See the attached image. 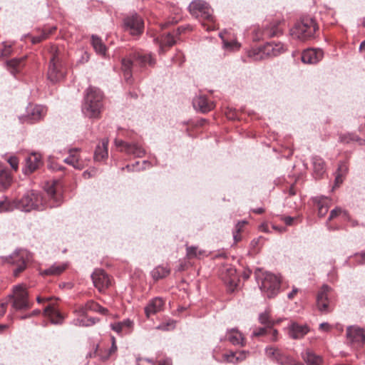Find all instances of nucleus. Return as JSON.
Masks as SVG:
<instances>
[{"label": "nucleus", "instance_id": "obj_1", "mask_svg": "<svg viewBox=\"0 0 365 365\" xmlns=\"http://www.w3.org/2000/svg\"><path fill=\"white\" fill-rule=\"evenodd\" d=\"M103 94L95 87H89L86 90L85 101L82 110L89 118H98L102 109Z\"/></svg>", "mask_w": 365, "mask_h": 365}, {"label": "nucleus", "instance_id": "obj_2", "mask_svg": "<svg viewBox=\"0 0 365 365\" xmlns=\"http://www.w3.org/2000/svg\"><path fill=\"white\" fill-rule=\"evenodd\" d=\"M189 10L191 14L195 18L207 21L211 24L207 25L205 23H202V25L207 31H211L215 29L212 9L205 1L202 0L192 1L189 5Z\"/></svg>", "mask_w": 365, "mask_h": 365}, {"label": "nucleus", "instance_id": "obj_3", "mask_svg": "<svg viewBox=\"0 0 365 365\" xmlns=\"http://www.w3.org/2000/svg\"><path fill=\"white\" fill-rule=\"evenodd\" d=\"M318 29L315 20L310 16L302 17L299 22L290 30L293 38L302 41L314 36Z\"/></svg>", "mask_w": 365, "mask_h": 365}, {"label": "nucleus", "instance_id": "obj_4", "mask_svg": "<svg viewBox=\"0 0 365 365\" xmlns=\"http://www.w3.org/2000/svg\"><path fill=\"white\" fill-rule=\"evenodd\" d=\"M16 208L24 212L32 210H43L44 205L41 193L34 190L26 192L16 204Z\"/></svg>", "mask_w": 365, "mask_h": 365}, {"label": "nucleus", "instance_id": "obj_5", "mask_svg": "<svg viewBox=\"0 0 365 365\" xmlns=\"http://www.w3.org/2000/svg\"><path fill=\"white\" fill-rule=\"evenodd\" d=\"M259 288L264 296L268 298L274 297L279 291L280 279L270 272L262 273V277H257Z\"/></svg>", "mask_w": 365, "mask_h": 365}, {"label": "nucleus", "instance_id": "obj_6", "mask_svg": "<svg viewBox=\"0 0 365 365\" xmlns=\"http://www.w3.org/2000/svg\"><path fill=\"white\" fill-rule=\"evenodd\" d=\"M133 63H138L141 66H144L146 64L153 66L155 61L150 54L141 55L138 53H134L132 58H123L122 60V70L127 82H129L132 77L131 68Z\"/></svg>", "mask_w": 365, "mask_h": 365}, {"label": "nucleus", "instance_id": "obj_7", "mask_svg": "<svg viewBox=\"0 0 365 365\" xmlns=\"http://www.w3.org/2000/svg\"><path fill=\"white\" fill-rule=\"evenodd\" d=\"M285 51L284 45L280 43L269 42L264 46L252 49L249 56L255 60H262L266 57L277 56Z\"/></svg>", "mask_w": 365, "mask_h": 365}, {"label": "nucleus", "instance_id": "obj_8", "mask_svg": "<svg viewBox=\"0 0 365 365\" xmlns=\"http://www.w3.org/2000/svg\"><path fill=\"white\" fill-rule=\"evenodd\" d=\"M124 30L132 36H139L143 32L144 22L142 18L134 13L123 19Z\"/></svg>", "mask_w": 365, "mask_h": 365}, {"label": "nucleus", "instance_id": "obj_9", "mask_svg": "<svg viewBox=\"0 0 365 365\" xmlns=\"http://www.w3.org/2000/svg\"><path fill=\"white\" fill-rule=\"evenodd\" d=\"M13 307L16 309H24L29 307L28 292L24 284H18L13 289Z\"/></svg>", "mask_w": 365, "mask_h": 365}, {"label": "nucleus", "instance_id": "obj_10", "mask_svg": "<svg viewBox=\"0 0 365 365\" xmlns=\"http://www.w3.org/2000/svg\"><path fill=\"white\" fill-rule=\"evenodd\" d=\"M31 258V254L26 250H18L11 255L9 262L16 266L14 270V276H18L25 269L26 263Z\"/></svg>", "mask_w": 365, "mask_h": 365}, {"label": "nucleus", "instance_id": "obj_11", "mask_svg": "<svg viewBox=\"0 0 365 365\" xmlns=\"http://www.w3.org/2000/svg\"><path fill=\"white\" fill-rule=\"evenodd\" d=\"M65 71L62 67L61 59L57 53L53 55L50 60L48 70V78L53 83L63 78Z\"/></svg>", "mask_w": 365, "mask_h": 365}, {"label": "nucleus", "instance_id": "obj_12", "mask_svg": "<svg viewBox=\"0 0 365 365\" xmlns=\"http://www.w3.org/2000/svg\"><path fill=\"white\" fill-rule=\"evenodd\" d=\"M89 161L88 158H83L80 153V149L69 150V155L64 159V162L77 170L83 169Z\"/></svg>", "mask_w": 365, "mask_h": 365}, {"label": "nucleus", "instance_id": "obj_13", "mask_svg": "<svg viewBox=\"0 0 365 365\" xmlns=\"http://www.w3.org/2000/svg\"><path fill=\"white\" fill-rule=\"evenodd\" d=\"M346 338L351 344L360 346L365 343L364 330L356 326H350L346 329Z\"/></svg>", "mask_w": 365, "mask_h": 365}, {"label": "nucleus", "instance_id": "obj_14", "mask_svg": "<svg viewBox=\"0 0 365 365\" xmlns=\"http://www.w3.org/2000/svg\"><path fill=\"white\" fill-rule=\"evenodd\" d=\"M115 145L117 148H120L121 151L137 158H142L145 154V150L136 143H128L122 140L115 139Z\"/></svg>", "mask_w": 365, "mask_h": 365}, {"label": "nucleus", "instance_id": "obj_15", "mask_svg": "<svg viewBox=\"0 0 365 365\" xmlns=\"http://www.w3.org/2000/svg\"><path fill=\"white\" fill-rule=\"evenodd\" d=\"M89 311L98 312L103 315H107L108 314V310L106 308L103 307L93 300H89L85 304L78 306L76 309L75 312L78 316H86Z\"/></svg>", "mask_w": 365, "mask_h": 365}, {"label": "nucleus", "instance_id": "obj_16", "mask_svg": "<svg viewBox=\"0 0 365 365\" xmlns=\"http://www.w3.org/2000/svg\"><path fill=\"white\" fill-rule=\"evenodd\" d=\"M93 285L101 292L110 284L108 274L102 269H96L91 275Z\"/></svg>", "mask_w": 365, "mask_h": 365}, {"label": "nucleus", "instance_id": "obj_17", "mask_svg": "<svg viewBox=\"0 0 365 365\" xmlns=\"http://www.w3.org/2000/svg\"><path fill=\"white\" fill-rule=\"evenodd\" d=\"M330 290L328 285H323L317 297V306L318 309L322 313H328L330 312L327 294Z\"/></svg>", "mask_w": 365, "mask_h": 365}, {"label": "nucleus", "instance_id": "obj_18", "mask_svg": "<svg viewBox=\"0 0 365 365\" xmlns=\"http://www.w3.org/2000/svg\"><path fill=\"white\" fill-rule=\"evenodd\" d=\"M324 52L319 48H308L302 54V61L304 63L314 64L322 59Z\"/></svg>", "mask_w": 365, "mask_h": 365}, {"label": "nucleus", "instance_id": "obj_19", "mask_svg": "<svg viewBox=\"0 0 365 365\" xmlns=\"http://www.w3.org/2000/svg\"><path fill=\"white\" fill-rule=\"evenodd\" d=\"M309 331L307 324H299L292 322L289 326V336L293 339L303 338Z\"/></svg>", "mask_w": 365, "mask_h": 365}, {"label": "nucleus", "instance_id": "obj_20", "mask_svg": "<svg viewBox=\"0 0 365 365\" xmlns=\"http://www.w3.org/2000/svg\"><path fill=\"white\" fill-rule=\"evenodd\" d=\"M41 155L36 153H32L26 158V164L23 168V172L26 174H31L39 168L41 165Z\"/></svg>", "mask_w": 365, "mask_h": 365}, {"label": "nucleus", "instance_id": "obj_21", "mask_svg": "<svg viewBox=\"0 0 365 365\" xmlns=\"http://www.w3.org/2000/svg\"><path fill=\"white\" fill-rule=\"evenodd\" d=\"M192 104L196 110H199L202 113L209 112L215 107L213 102L209 101L203 96L195 97L192 101Z\"/></svg>", "mask_w": 365, "mask_h": 365}, {"label": "nucleus", "instance_id": "obj_22", "mask_svg": "<svg viewBox=\"0 0 365 365\" xmlns=\"http://www.w3.org/2000/svg\"><path fill=\"white\" fill-rule=\"evenodd\" d=\"M164 301L160 297H155L151 299L145 307V313L148 318L163 310Z\"/></svg>", "mask_w": 365, "mask_h": 365}, {"label": "nucleus", "instance_id": "obj_23", "mask_svg": "<svg viewBox=\"0 0 365 365\" xmlns=\"http://www.w3.org/2000/svg\"><path fill=\"white\" fill-rule=\"evenodd\" d=\"M44 314L50 319L52 324H61L63 323L64 317L56 309L53 304H48L44 309Z\"/></svg>", "mask_w": 365, "mask_h": 365}, {"label": "nucleus", "instance_id": "obj_24", "mask_svg": "<svg viewBox=\"0 0 365 365\" xmlns=\"http://www.w3.org/2000/svg\"><path fill=\"white\" fill-rule=\"evenodd\" d=\"M46 113V108L40 105H30L27 108V116L31 122L41 119Z\"/></svg>", "mask_w": 365, "mask_h": 365}, {"label": "nucleus", "instance_id": "obj_25", "mask_svg": "<svg viewBox=\"0 0 365 365\" xmlns=\"http://www.w3.org/2000/svg\"><path fill=\"white\" fill-rule=\"evenodd\" d=\"M46 191L49 199V207H57L61 205L62 196L60 193L57 192L54 183L48 185Z\"/></svg>", "mask_w": 365, "mask_h": 365}, {"label": "nucleus", "instance_id": "obj_26", "mask_svg": "<svg viewBox=\"0 0 365 365\" xmlns=\"http://www.w3.org/2000/svg\"><path fill=\"white\" fill-rule=\"evenodd\" d=\"M301 356L307 365H322L323 363L322 357L316 354L309 349L303 351L301 354Z\"/></svg>", "mask_w": 365, "mask_h": 365}, {"label": "nucleus", "instance_id": "obj_27", "mask_svg": "<svg viewBox=\"0 0 365 365\" xmlns=\"http://www.w3.org/2000/svg\"><path fill=\"white\" fill-rule=\"evenodd\" d=\"M226 338L233 345H239L240 346H244L245 345L244 336L237 329H231L227 330Z\"/></svg>", "mask_w": 365, "mask_h": 365}, {"label": "nucleus", "instance_id": "obj_28", "mask_svg": "<svg viewBox=\"0 0 365 365\" xmlns=\"http://www.w3.org/2000/svg\"><path fill=\"white\" fill-rule=\"evenodd\" d=\"M314 202L317 205L319 216L324 217L329 210L331 200L327 197L319 196L314 197Z\"/></svg>", "mask_w": 365, "mask_h": 365}, {"label": "nucleus", "instance_id": "obj_29", "mask_svg": "<svg viewBox=\"0 0 365 365\" xmlns=\"http://www.w3.org/2000/svg\"><path fill=\"white\" fill-rule=\"evenodd\" d=\"M108 139L105 138L102 140L101 144H98L94 152V160L96 161H101L106 159L108 156Z\"/></svg>", "mask_w": 365, "mask_h": 365}, {"label": "nucleus", "instance_id": "obj_30", "mask_svg": "<svg viewBox=\"0 0 365 365\" xmlns=\"http://www.w3.org/2000/svg\"><path fill=\"white\" fill-rule=\"evenodd\" d=\"M313 172L315 178H319L324 174L325 163L324 160L319 156H314L312 158Z\"/></svg>", "mask_w": 365, "mask_h": 365}, {"label": "nucleus", "instance_id": "obj_31", "mask_svg": "<svg viewBox=\"0 0 365 365\" xmlns=\"http://www.w3.org/2000/svg\"><path fill=\"white\" fill-rule=\"evenodd\" d=\"M25 57L15 58L6 61V66L9 71L15 76L24 67Z\"/></svg>", "mask_w": 365, "mask_h": 365}, {"label": "nucleus", "instance_id": "obj_32", "mask_svg": "<svg viewBox=\"0 0 365 365\" xmlns=\"http://www.w3.org/2000/svg\"><path fill=\"white\" fill-rule=\"evenodd\" d=\"M265 353L268 357L275 359L278 363L283 364L284 362L285 356L278 349L273 346L267 347Z\"/></svg>", "mask_w": 365, "mask_h": 365}, {"label": "nucleus", "instance_id": "obj_33", "mask_svg": "<svg viewBox=\"0 0 365 365\" xmlns=\"http://www.w3.org/2000/svg\"><path fill=\"white\" fill-rule=\"evenodd\" d=\"M338 217H340L342 220H349L350 219V216L346 210L341 209L339 207H336L330 212L328 221H330Z\"/></svg>", "mask_w": 365, "mask_h": 365}, {"label": "nucleus", "instance_id": "obj_34", "mask_svg": "<svg viewBox=\"0 0 365 365\" xmlns=\"http://www.w3.org/2000/svg\"><path fill=\"white\" fill-rule=\"evenodd\" d=\"M92 45L96 52L101 56H105L106 47L102 42L101 39L96 36L93 35L91 37Z\"/></svg>", "mask_w": 365, "mask_h": 365}, {"label": "nucleus", "instance_id": "obj_35", "mask_svg": "<svg viewBox=\"0 0 365 365\" xmlns=\"http://www.w3.org/2000/svg\"><path fill=\"white\" fill-rule=\"evenodd\" d=\"M205 252L199 250L197 247L190 246L186 248V255L188 259L200 258L205 256Z\"/></svg>", "mask_w": 365, "mask_h": 365}, {"label": "nucleus", "instance_id": "obj_36", "mask_svg": "<svg viewBox=\"0 0 365 365\" xmlns=\"http://www.w3.org/2000/svg\"><path fill=\"white\" fill-rule=\"evenodd\" d=\"M175 43V40L173 35L168 33L163 36L160 43V52H165V47H171Z\"/></svg>", "mask_w": 365, "mask_h": 365}, {"label": "nucleus", "instance_id": "obj_37", "mask_svg": "<svg viewBox=\"0 0 365 365\" xmlns=\"http://www.w3.org/2000/svg\"><path fill=\"white\" fill-rule=\"evenodd\" d=\"M170 273V269L166 267L158 266L155 267L151 272L152 277L155 279H161L168 276Z\"/></svg>", "mask_w": 365, "mask_h": 365}, {"label": "nucleus", "instance_id": "obj_38", "mask_svg": "<svg viewBox=\"0 0 365 365\" xmlns=\"http://www.w3.org/2000/svg\"><path fill=\"white\" fill-rule=\"evenodd\" d=\"M66 269V266L63 264H53L51 267L45 269L42 274L46 275H58Z\"/></svg>", "mask_w": 365, "mask_h": 365}, {"label": "nucleus", "instance_id": "obj_39", "mask_svg": "<svg viewBox=\"0 0 365 365\" xmlns=\"http://www.w3.org/2000/svg\"><path fill=\"white\" fill-rule=\"evenodd\" d=\"M279 33L280 30L276 24H270L269 26L263 30L262 35L264 37H273L277 36Z\"/></svg>", "mask_w": 365, "mask_h": 365}, {"label": "nucleus", "instance_id": "obj_40", "mask_svg": "<svg viewBox=\"0 0 365 365\" xmlns=\"http://www.w3.org/2000/svg\"><path fill=\"white\" fill-rule=\"evenodd\" d=\"M16 201H0V212L12 211L14 208H16Z\"/></svg>", "mask_w": 365, "mask_h": 365}, {"label": "nucleus", "instance_id": "obj_41", "mask_svg": "<svg viewBox=\"0 0 365 365\" xmlns=\"http://www.w3.org/2000/svg\"><path fill=\"white\" fill-rule=\"evenodd\" d=\"M346 170H347V168H346V166L345 165V164L341 163L339 165V168H338L339 174L336 176L335 185L334 186L333 189L335 187L339 186V185L342 183V182H343L342 174L344 172H346Z\"/></svg>", "mask_w": 365, "mask_h": 365}, {"label": "nucleus", "instance_id": "obj_42", "mask_svg": "<svg viewBox=\"0 0 365 365\" xmlns=\"http://www.w3.org/2000/svg\"><path fill=\"white\" fill-rule=\"evenodd\" d=\"M259 321L261 324L266 325L267 327H272L274 325V322L269 319V315L267 312L259 314Z\"/></svg>", "mask_w": 365, "mask_h": 365}, {"label": "nucleus", "instance_id": "obj_43", "mask_svg": "<svg viewBox=\"0 0 365 365\" xmlns=\"http://www.w3.org/2000/svg\"><path fill=\"white\" fill-rule=\"evenodd\" d=\"M246 223L245 221L238 222L237 224L235 226V231L233 232V238L235 240V242H238L241 240V237L240 235V232L242 227H244L245 224Z\"/></svg>", "mask_w": 365, "mask_h": 365}, {"label": "nucleus", "instance_id": "obj_44", "mask_svg": "<svg viewBox=\"0 0 365 365\" xmlns=\"http://www.w3.org/2000/svg\"><path fill=\"white\" fill-rule=\"evenodd\" d=\"M220 37L222 38V41H223V46L225 48H227V49H235V48H239V44L237 43V41H225L224 39V37H223V34L222 33H220L219 34Z\"/></svg>", "mask_w": 365, "mask_h": 365}, {"label": "nucleus", "instance_id": "obj_45", "mask_svg": "<svg viewBox=\"0 0 365 365\" xmlns=\"http://www.w3.org/2000/svg\"><path fill=\"white\" fill-rule=\"evenodd\" d=\"M55 29H56V28L53 27L51 29V31L49 32H46L43 31L41 35L32 37V38H31L32 43L36 44V43H40L43 40L46 39L48 36V35L53 31V30H55Z\"/></svg>", "mask_w": 365, "mask_h": 365}, {"label": "nucleus", "instance_id": "obj_46", "mask_svg": "<svg viewBox=\"0 0 365 365\" xmlns=\"http://www.w3.org/2000/svg\"><path fill=\"white\" fill-rule=\"evenodd\" d=\"M11 175L5 170L0 171V180L4 185H9L11 181Z\"/></svg>", "mask_w": 365, "mask_h": 365}, {"label": "nucleus", "instance_id": "obj_47", "mask_svg": "<svg viewBox=\"0 0 365 365\" xmlns=\"http://www.w3.org/2000/svg\"><path fill=\"white\" fill-rule=\"evenodd\" d=\"M359 140V139L356 135L351 133L340 136L341 142L344 143H349L350 142L357 141Z\"/></svg>", "mask_w": 365, "mask_h": 365}, {"label": "nucleus", "instance_id": "obj_48", "mask_svg": "<svg viewBox=\"0 0 365 365\" xmlns=\"http://www.w3.org/2000/svg\"><path fill=\"white\" fill-rule=\"evenodd\" d=\"M224 361L229 363H237V353L230 351V353L223 354Z\"/></svg>", "mask_w": 365, "mask_h": 365}, {"label": "nucleus", "instance_id": "obj_49", "mask_svg": "<svg viewBox=\"0 0 365 365\" xmlns=\"http://www.w3.org/2000/svg\"><path fill=\"white\" fill-rule=\"evenodd\" d=\"M175 327V322L173 320H169L167 323H162L157 328L158 329L168 331Z\"/></svg>", "mask_w": 365, "mask_h": 365}, {"label": "nucleus", "instance_id": "obj_50", "mask_svg": "<svg viewBox=\"0 0 365 365\" xmlns=\"http://www.w3.org/2000/svg\"><path fill=\"white\" fill-rule=\"evenodd\" d=\"M123 327L125 333L130 332L133 326V322L129 319H126L122 322H120Z\"/></svg>", "mask_w": 365, "mask_h": 365}, {"label": "nucleus", "instance_id": "obj_51", "mask_svg": "<svg viewBox=\"0 0 365 365\" xmlns=\"http://www.w3.org/2000/svg\"><path fill=\"white\" fill-rule=\"evenodd\" d=\"M110 328H111L112 330H113L114 331H115L118 334H121L123 332H125L123 327V325L121 324V323L120 322L111 324H110Z\"/></svg>", "mask_w": 365, "mask_h": 365}, {"label": "nucleus", "instance_id": "obj_52", "mask_svg": "<svg viewBox=\"0 0 365 365\" xmlns=\"http://www.w3.org/2000/svg\"><path fill=\"white\" fill-rule=\"evenodd\" d=\"M227 272H228V274L230 277V279H225V282H227L230 284L235 283L236 269L232 267H230V268L227 269Z\"/></svg>", "mask_w": 365, "mask_h": 365}, {"label": "nucleus", "instance_id": "obj_53", "mask_svg": "<svg viewBox=\"0 0 365 365\" xmlns=\"http://www.w3.org/2000/svg\"><path fill=\"white\" fill-rule=\"evenodd\" d=\"M7 161L9 163V165H11V167L12 168V169H14L15 171H16L18 170L19 160L16 157L11 156L7 159Z\"/></svg>", "mask_w": 365, "mask_h": 365}, {"label": "nucleus", "instance_id": "obj_54", "mask_svg": "<svg viewBox=\"0 0 365 365\" xmlns=\"http://www.w3.org/2000/svg\"><path fill=\"white\" fill-rule=\"evenodd\" d=\"M268 327H259L254 329L252 336H263L267 334Z\"/></svg>", "mask_w": 365, "mask_h": 365}, {"label": "nucleus", "instance_id": "obj_55", "mask_svg": "<svg viewBox=\"0 0 365 365\" xmlns=\"http://www.w3.org/2000/svg\"><path fill=\"white\" fill-rule=\"evenodd\" d=\"M111 339H112V346H111V347L109 349L108 354H106V356H102V358L103 359H107L113 353H114L117 350V346L115 344V338L113 336L111 338Z\"/></svg>", "mask_w": 365, "mask_h": 365}, {"label": "nucleus", "instance_id": "obj_56", "mask_svg": "<svg viewBox=\"0 0 365 365\" xmlns=\"http://www.w3.org/2000/svg\"><path fill=\"white\" fill-rule=\"evenodd\" d=\"M236 353H237V362L244 361L247 358V355L249 354V352L246 351H240L236 352Z\"/></svg>", "mask_w": 365, "mask_h": 365}, {"label": "nucleus", "instance_id": "obj_57", "mask_svg": "<svg viewBox=\"0 0 365 365\" xmlns=\"http://www.w3.org/2000/svg\"><path fill=\"white\" fill-rule=\"evenodd\" d=\"M11 53V46L4 43V48L1 51V56H8Z\"/></svg>", "mask_w": 365, "mask_h": 365}, {"label": "nucleus", "instance_id": "obj_58", "mask_svg": "<svg viewBox=\"0 0 365 365\" xmlns=\"http://www.w3.org/2000/svg\"><path fill=\"white\" fill-rule=\"evenodd\" d=\"M355 257L359 264H365V252L356 255Z\"/></svg>", "mask_w": 365, "mask_h": 365}, {"label": "nucleus", "instance_id": "obj_59", "mask_svg": "<svg viewBox=\"0 0 365 365\" xmlns=\"http://www.w3.org/2000/svg\"><path fill=\"white\" fill-rule=\"evenodd\" d=\"M74 324L77 326L88 327L86 318L77 319L74 321Z\"/></svg>", "mask_w": 365, "mask_h": 365}, {"label": "nucleus", "instance_id": "obj_60", "mask_svg": "<svg viewBox=\"0 0 365 365\" xmlns=\"http://www.w3.org/2000/svg\"><path fill=\"white\" fill-rule=\"evenodd\" d=\"M137 365H153V363L150 360L146 359H140L138 360Z\"/></svg>", "mask_w": 365, "mask_h": 365}, {"label": "nucleus", "instance_id": "obj_61", "mask_svg": "<svg viewBox=\"0 0 365 365\" xmlns=\"http://www.w3.org/2000/svg\"><path fill=\"white\" fill-rule=\"evenodd\" d=\"M7 303L6 302H1L0 303V318L2 317L6 311Z\"/></svg>", "mask_w": 365, "mask_h": 365}, {"label": "nucleus", "instance_id": "obj_62", "mask_svg": "<svg viewBox=\"0 0 365 365\" xmlns=\"http://www.w3.org/2000/svg\"><path fill=\"white\" fill-rule=\"evenodd\" d=\"M330 328H331V326L327 322H323V323L320 324V325H319V329L324 331H329Z\"/></svg>", "mask_w": 365, "mask_h": 365}, {"label": "nucleus", "instance_id": "obj_63", "mask_svg": "<svg viewBox=\"0 0 365 365\" xmlns=\"http://www.w3.org/2000/svg\"><path fill=\"white\" fill-rule=\"evenodd\" d=\"M285 361H287L289 365H304L302 362L297 361L293 359H289L286 356H285L284 362Z\"/></svg>", "mask_w": 365, "mask_h": 365}, {"label": "nucleus", "instance_id": "obj_64", "mask_svg": "<svg viewBox=\"0 0 365 365\" xmlns=\"http://www.w3.org/2000/svg\"><path fill=\"white\" fill-rule=\"evenodd\" d=\"M86 321H87L88 325L89 327V326H92V325L95 324L96 322H98L99 321V319L96 317H88V318H86Z\"/></svg>", "mask_w": 365, "mask_h": 365}]
</instances>
